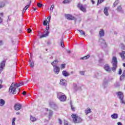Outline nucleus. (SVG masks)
<instances>
[{
	"label": "nucleus",
	"instance_id": "16",
	"mask_svg": "<svg viewBox=\"0 0 125 125\" xmlns=\"http://www.w3.org/2000/svg\"><path fill=\"white\" fill-rule=\"evenodd\" d=\"M62 75H63L64 77H69V76H70V74L66 70L62 71Z\"/></svg>",
	"mask_w": 125,
	"mask_h": 125
},
{
	"label": "nucleus",
	"instance_id": "46",
	"mask_svg": "<svg viewBox=\"0 0 125 125\" xmlns=\"http://www.w3.org/2000/svg\"><path fill=\"white\" fill-rule=\"evenodd\" d=\"M65 64H61V67H62V69H64L65 68Z\"/></svg>",
	"mask_w": 125,
	"mask_h": 125
},
{
	"label": "nucleus",
	"instance_id": "18",
	"mask_svg": "<svg viewBox=\"0 0 125 125\" xmlns=\"http://www.w3.org/2000/svg\"><path fill=\"white\" fill-rule=\"evenodd\" d=\"M108 7H105L104 9V13L106 16H109V12H108Z\"/></svg>",
	"mask_w": 125,
	"mask_h": 125
},
{
	"label": "nucleus",
	"instance_id": "44",
	"mask_svg": "<svg viewBox=\"0 0 125 125\" xmlns=\"http://www.w3.org/2000/svg\"><path fill=\"white\" fill-rule=\"evenodd\" d=\"M19 83L20 84V86H21V85H24V82H20Z\"/></svg>",
	"mask_w": 125,
	"mask_h": 125
},
{
	"label": "nucleus",
	"instance_id": "21",
	"mask_svg": "<svg viewBox=\"0 0 125 125\" xmlns=\"http://www.w3.org/2000/svg\"><path fill=\"white\" fill-rule=\"evenodd\" d=\"M59 62V61H58V60H55L51 62V65H52L53 67H54V66H57V64Z\"/></svg>",
	"mask_w": 125,
	"mask_h": 125
},
{
	"label": "nucleus",
	"instance_id": "5",
	"mask_svg": "<svg viewBox=\"0 0 125 125\" xmlns=\"http://www.w3.org/2000/svg\"><path fill=\"white\" fill-rule=\"evenodd\" d=\"M57 98L62 102H64V101H66V100H67V98H66V96L65 95L62 94V93H58Z\"/></svg>",
	"mask_w": 125,
	"mask_h": 125
},
{
	"label": "nucleus",
	"instance_id": "40",
	"mask_svg": "<svg viewBox=\"0 0 125 125\" xmlns=\"http://www.w3.org/2000/svg\"><path fill=\"white\" fill-rule=\"evenodd\" d=\"M61 45L62 47H65V45H64V42H63V41H62V40L61 41Z\"/></svg>",
	"mask_w": 125,
	"mask_h": 125
},
{
	"label": "nucleus",
	"instance_id": "32",
	"mask_svg": "<svg viewBox=\"0 0 125 125\" xmlns=\"http://www.w3.org/2000/svg\"><path fill=\"white\" fill-rule=\"evenodd\" d=\"M71 1V0H64L63 1L62 3L64 4L69 3Z\"/></svg>",
	"mask_w": 125,
	"mask_h": 125
},
{
	"label": "nucleus",
	"instance_id": "57",
	"mask_svg": "<svg viewBox=\"0 0 125 125\" xmlns=\"http://www.w3.org/2000/svg\"><path fill=\"white\" fill-rule=\"evenodd\" d=\"M26 10L25 9H23V11H22V13H25V12H26Z\"/></svg>",
	"mask_w": 125,
	"mask_h": 125
},
{
	"label": "nucleus",
	"instance_id": "1",
	"mask_svg": "<svg viewBox=\"0 0 125 125\" xmlns=\"http://www.w3.org/2000/svg\"><path fill=\"white\" fill-rule=\"evenodd\" d=\"M19 86H20L19 83H12L9 87V92L12 93V94H16V88Z\"/></svg>",
	"mask_w": 125,
	"mask_h": 125
},
{
	"label": "nucleus",
	"instance_id": "25",
	"mask_svg": "<svg viewBox=\"0 0 125 125\" xmlns=\"http://www.w3.org/2000/svg\"><path fill=\"white\" fill-rule=\"evenodd\" d=\"M65 82H66L65 80L62 79L61 80L60 83V84H61V85H65L66 84V83H65Z\"/></svg>",
	"mask_w": 125,
	"mask_h": 125
},
{
	"label": "nucleus",
	"instance_id": "50",
	"mask_svg": "<svg viewBox=\"0 0 125 125\" xmlns=\"http://www.w3.org/2000/svg\"><path fill=\"white\" fill-rule=\"evenodd\" d=\"M27 32L28 33H31V32H32V29H31L30 28H28L27 29Z\"/></svg>",
	"mask_w": 125,
	"mask_h": 125
},
{
	"label": "nucleus",
	"instance_id": "23",
	"mask_svg": "<svg viewBox=\"0 0 125 125\" xmlns=\"http://www.w3.org/2000/svg\"><path fill=\"white\" fill-rule=\"evenodd\" d=\"M48 35H49V33H47V32L45 33L44 34H42L41 36H40V39H42V38H46V37L48 36Z\"/></svg>",
	"mask_w": 125,
	"mask_h": 125
},
{
	"label": "nucleus",
	"instance_id": "61",
	"mask_svg": "<svg viewBox=\"0 0 125 125\" xmlns=\"http://www.w3.org/2000/svg\"><path fill=\"white\" fill-rule=\"evenodd\" d=\"M16 115H20V112H17Z\"/></svg>",
	"mask_w": 125,
	"mask_h": 125
},
{
	"label": "nucleus",
	"instance_id": "64",
	"mask_svg": "<svg viewBox=\"0 0 125 125\" xmlns=\"http://www.w3.org/2000/svg\"><path fill=\"white\" fill-rule=\"evenodd\" d=\"M123 66L125 67V63H123Z\"/></svg>",
	"mask_w": 125,
	"mask_h": 125
},
{
	"label": "nucleus",
	"instance_id": "33",
	"mask_svg": "<svg viewBox=\"0 0 125 125\" xmlns=\"http://www.w3.org/2000/svg\"><path fill=\"white\" fill-rule=\"evenodd\" d=\"M104 0H98L97 5L98 6L99 5V4L102 3V2H103V1H104Z\"/></svg>",
	"mask_w": 125,
	"mask_h": 125
},
{
	"label": "nucleus",
	"instance_id": "54",
	"mask_svg": "<svg viewBox=\"0 0 125 125\" xmlns=\"http://www.w3.org/2000/svg\"><path fill=\"white\" fill-rule=\"evenodd\" d=\"M117 125H123V124H122L121 122H118V123H117Z\"/></svg>",
	"mask_w": 125,
	"mask_h": 125
},
{
	"label": "nucleus",
	"instance_id": "29",
	"mask_svg": "<svg viewBox=\"0 0 125 125\" xmlns=\"http://www.w3.org/2000/svg\"><path fill=\"white\" fill-rule=\"evenodd\" d=\"M4 5H5V3H4V2H0V8L4 7Z\"/></svg>",
	"mask_w": 125,
	"mask_h": 125
},
{
	"label": "nucleus",
	"instance_id": "30",
	"mask_svg": "<svg viewBox=\"0 0 125 125\" xmlns=\"http://www.w3.org/2000/svg\"><path fill=\"white\" fill-rule=\"evenodd\" d=\"M53 114V112L51 110H49V118H51L52 117V115Z\"/></svg>",
	"mask_w": 125,
	"mask_h": 125
},
{
	"label": "nucleus",
	"instance_id": "3",
	"mask_svg": "<svg viewBox=\"0 0 125 125\" xmlns=\"http://www.w3.org/2000/svg\"><path fill=\"white\" fill-rule=\"evenodd\" d=\"M71 117H72L73 122L75 124H79L83 122V119H82V118L78 116V115H77L76 114H72Z\"/></svg>",
	"mask_w": 125,
	"mask_h": 125
},
{
	"label": "nucleus",
	"instance_id": "55",
	"mask_svg": "<svg viewBox=\"0 0 125 125\" xmlns=\"http://www.w3.org/2000/svg\"><path fill=\"white\" fill-rule=\"evenodd\" d=\"M122 76L125 77V70L124 71V72H123V73L122 74Z\"/></svg>",
	"mask_w": 125,
	"mask_h": 125
},
{
	"label": "nucleus",
	"instance_id": "36",
	"mask_svg": "<svg viewBox=\"0 0 125 125\" xmlns=\"http://www.w3.org/2000/svg\"><path fill=\"white\" fill-rule=\"evenodd\" d=\"M70 106L71 107V109L72 111H75V107H73V105L72 104V102H70Z\"/></svg>",
	"mask_w": 125,
	"mask_h": 125
},
{
	"label": "nucleus",
	"instance_id": "42",
	"mask_svg": "<svg viewBox=\"0 0 125 125\" xmlns=\"http://www.w3.org/2000/svg\"><path fill=\"white\" fill-rule=\"evenodd\" d=\"M80 74H81L82 76H84V71H80Z\"/></svg>",
	"mask_w": 125,
	"mask_h": 125
},
{
	"label": "nucleus",
	"instance_id": "22",
	"mask_svg": "<svg viewBox=\"0 0 125 125\" xmlns=\"http://www.w3.org/2000/svg\"><path fill=\"white\" fill-rule=\"evenodd\" d=\"M5 104V101L4 100L1 99H0V106L2 107Z\"/></svg>",
	"mask_w": 125,
	"mask_h": 125
},
{
	"label": "nucleus",
	"instance_id": "59",
	"mask_svg": "<svg viewBox=\"0 0 125 125\" xmlns=\"http://www.w3.org/2000/svg\"><path fill=\"white\" fill-rule=\"evenodd\" d=\"M115 86H117V87L120 86V84H119V83H117L116 84V85H115Z\"/></svg>",
	"mask_w": 125,
	"mask_h": 125
},
{
	"label": "nucleus",
	"instance_id": "24",
	"mask_svg": "<svg viewBox=\"0 0 125 125\" xmlns=\"http://www.w3.org/2000/svg\"><path fill=\"white\" fill-rule=\"evenodd\" d=\"M78 31L80 33V35L81 36H84V37H85V33L81 29L78 30Z\"/></svg>",
	"mask_w": 125,
	"mask_h": 125
},
{
	"label": "nucleus",
	"instance_id": "51",
	"mask_svg": "<svg viewBox=\"0 0 125 125\" xmlns=\"http://www.w3.org/2000/svg\"><path fill=\"white\" fill-rule=\"evenodd\" d=\"M73 86L75 89H77V84H74Z\"/></svg>",
	"mask_w": 125,
	"mask_h": 125
},
{
	"label": "nucleus",
	"instance_id": "7",
	"mask_svg": "<svg viewBox=\"0 0 125 125\" xmlns=\"http://www.w3.org/2000/svg\"><path fill=\"white\" fill-rule=\"evenodd\" d=\"M53 67V72L56 75H58L59 72H60V68L58 66H54Z\"/></svg>",
	"mask_w": 125,
	"mask_h": 125
},
{
	"label": "nucleus",
	"instance_id": "47",
	"mask_svg": "<svg viewBox=\"0 0 125 125\" xmlns=\"http://www.w3.org/2000/svg\"><path fill=\"white\" fill-rule=\"evenodd\" d=\"M122 69L120 68L119 72V75H122Z\"/></svg>",
	"mask_w": 125,
	"mask_h": 125
},
{
	"label": "nucleus",
	"instance_id": "62",
	"mask_svg": "<svg viewBox=\"0 0 125 125\" xmlns=\"http://www.w3.org/2000/svg\"><path fill=\"white\" fill-rule=\"evenodd\" d=\"M33 10L36 11V10H37V8H33Z\"/></svg>",
	"mask_w": 125,
	"mask_h": 125
},
{
	"label": "nucleus",
	"instance_id": "4",
	"mask_svg": "<svg viewBox=\"0 0 125 125\" xmlns=\"http://www.w3.org/2000/svg\"><path fill=\"white\" fill-rule=\"evenodd\" d=\"M117 94L118 98L120 99V102L121 104L125 105V99H124V94H123V92H118L117 93Z\"/></svg>",
	"mask_w": 125,
	"mask_h": 125
},
{
	"label": "nucleus",
	"instance_id": "41",
	"mask_svg": "<svg viewBox=\"0 0 125 125\" xmlns=\"http://www.w3.org/2000/svg\"><path fill=\"white\" fill-rule=\"evenodd\" d=\"M42 4L41 3H37V6L38 7H42Z\"/></svg>",
	"mask_w": 125,
	"mask_h": 125
},
{
	"label": "nucleus",
	"instance_id": "58",
	"mask_svg": "<svg viewBox=\"0 0 125 125\" xmlns=\"http://www.w3.org/2000/svg\"><path fill=\"white\" fill-rule=\"evenodd\" d=\"M91 1L93 4H94V3H95V2H94V1L93 0H91Z\"/></svg>",
	"mask_w": 125,
	"mask_h": 125
},
{
	"label": "nucleus",
	"instance_id": "6",
	"mask_svg": "<svg viewBox=\"0 0 125 125\" xmlns=\"http://www.w3.org/2000/svg\"><path fill=\"white\" fill-rule=\"evenodd\" d=\"M99 42L100 45L103 46V47H106L107 45V43H106V41H105V40L103 39H100Z\"/></svg>",
	"mask_w": 125,
	"mask_h": 125
},
{
	"label": "nucleus",
	"instance_id": "26",
	"mask_svg": "<svg viewBox=\"0 0 125 125\" xmlns=\"http://www.w3.org/2000/svg\"><path fill=\"white\" fill-rule=\"evenodd\" d=\"M119 2H120V1H119V0H116L113 3V7H116L119 4Z\"/></svg>",
	"mask_w": 125,
	"mask_h": 125
},
{
	"label": "nucleus",
	"instance_id": "31",
	"mask_svg": "<svg viewBox=\"0 0 125 125\" xmlns=\"http://www.w3.org/2000/svg\"><path fill=\"white\" fill-rule=\"evenodd\" d=\"M48 30H49V25H48L46 27V30L44 31V33H47L49 34V32L48 31Z\"/></svg>",
	"mask_w": 125,
	"mask_h": 125
},
{
	"label": "nucleus",
	"instance_id": "35",
	"mask_svg": "<svg viewBox=\"0 0 125 125\" xmlns=\"http://www.w3.org/2000/svg\"><path fill=\"white\" fill-rule=\"evenodd\" d=\"M51 19V17H49L47 18V19H48V21H46L47 24H48L49 25V22H50V19Z\"/></svg>",
	"mask_w": 125,
	"mask_h": 125
},
{
	"label": "nucleus",
	"instance_id": "37",
	"mask_svg": "<svg viewBox=\"0 0 125 125\" xmlns=\"http://www.w3.org/2000/svg\"><path fill=\"white\" fill-rule=\"evenodd\" d=\"M16 120V118H14L12 120V125H15V120Z\"/></svg>",
	"mask_w": 125,
	"mask_h": 125
},
{
	"label": "nucleus",
	"instance_id": "60",
	"mask_svg": "<svg viewBox=\"0 0 125 125\" xmlns=\"http://www.w3.org/2000/svg\"><path fill=\"white\" fill-rule=\"evenodd\" d=\"M0 15L1 16H3V13H0Z\"/></svg>",
	"mask_w": 125,
	"mask_h": 125
},
{
	"label": "nucleus",
	"instance_id": "10",
	"mask_svg": "<svg viewBox=\"0 0 125 125\" xmlns=\"http://www.w3.org/2000/svg\"><path fill=\"white\" fill-rule=\"evenodd\" d=\"M21 108H22V104H16L14 105V109L16 111H19V110H21Z\"/></svg>",
	"mask_w": 125,
	"mask_h": 125
},
{
	"label": "nucleus",
	"instance_id": "48",
	"mask_svg": "<svg viewBox=\"0 0 125 125\" xmlns=\"http://www.w3.org/2000/svg\"><path fill=\"white\" fill-rule=\"evenodd\" d=\"M53 8H54V5H52L50 8V10H53Z\"/></svg>",
	"mask_w": 125,
	"mask_h": 125
},
{
	"label": "nucleus",
	"instance_id": "39",
	"mask_svg": "<svg viewBox=\"0 0 125 125\" xmlns=\"http://www.w3.org/2000/svg\"><path fill=\"white\" fill-rule=\"evenodd\" d=\"M43 26H47V22H46V20L43 21Z\"/></svg>",
	"mask_w": 125,
	"mask_h": 125
},
{
	"label": "nucleus",
	"instance_id": "52",
	"mask_svg": "<svg viewBox=\"0 0 125 125\" xmlns=\"http://www.w3.org/2000/svg\"><path fill=\"white\" fill-rule=\"evenodd\" d=\"M22 94H23V95H26V91H23V92H22Z\"/></svg>",
	"mask_w": 125,
	"mask_h": 125
},
{
	"label": "nucleus",
	"instance_id": "53",
	"mask_svg": "<svg viewBox=\"0 0 125 125\" xmlns=\"http://www.w3.org/2000/svg\"><path fill=\"white\" fill-rule=\"evenodd\" d=\"M1 23H2V19H1V18L0 17V24Z\"/></svg>",
	"mask_w": 125,
	"mask_h": 125
},
{
	"label": "nucleus",
	"instance_id": "8",
	"mask_svg": "<svg viewBox=\"0 0 125 125\" xmlns=\"http://www.w3.org/2000/svg\"><path fill=\"white\" fill-rule=\"evenodd\" d=\"M6 61L5 60H4L2 61L0 63V72H2L3 70V68L5 67V63Z\"/></svg>",
	"mask_w": 125,
	"mask_h": 125
},
{
	"label": "nucleus",
	"instance_id": "38",
	"mask_svg": "<svg viewBox=\"0 0 125 125\" xmlns=\"http://www.w3.org/2000/svg\"><path fill=\"white\" fill-rule=\"evenodd\" d=\"M31 68H34V65H35V63L34 62H31L30 63Z\"/></svg>",
	"mask_w": 125,
	"mask_h": 125
},
{
	"label": "nucleus",
	"instance_id": "11",
	"mask_svg": "<svg viewBox=\"0 0 125 125\" xmlns=\"http://www.w3.org/2000/svg\"><path fill=\"white\" fill-rule=\"evenodd\" d=\"M65 18H66V19H67V20H74L75 19V17H73V16H72V15L67 14H65Z\"/></svg>",
	"mask_w": 125,
	"mask_h": 125
},
{
	"label": "nucleus",
	"instance_id": "9",
	"mask_svg": "<svg viewBox=\"0 0 125 125\" xmlns=\"http://www.w3.org/2000/svg\"><path fill=\"white\" fill-rule=\"evenodd\" d=\"M78 7L81 11H83V12H86V8L83 6L82 4H78Z\"/></svg>",
	"mask_w": 125,
	"mask_h": 125
},
{
	"label": "nucleus",
	"instance_id": "13",
	"mask_svg": "<svg viewBox=\"0 0 125 125\" xmlns=\"http://www.w3.org/2000/svg\"><path fill=\"white\" fill-rule=\"evenodd\" d=\"M116 10L117 12H120V13H124V9L122 7V5L118 6L117 8H116Z\"/></svg>",
	"mask_w": 125,
	"mask_h": 125
},
{
	"label": "nucleus",
	"instance_id": "12",
	"mask_svg": "<svg viewBox=\"0 0 125 125\" xmlns=\"http://www.w3.org/2000/svg\"><path fill=\"white\" fill-rule=\"evenodd\" d=\"M109 81H108L107 80L104 79V82L103 83V88H107L108 87V83Z\"/></svg>",
	"mask_w": 125,
	"mask_h": 125
},
{
	"label": "nucleus",
	"instance_id": "49",
	"mask_svg": "<svg viewBox=\"0 0 125 125\" xmlns=\"http://www.w3.org/2000/svg\"><path fill=\"white\" fill-rule=\"evenodd\" d=\"M59 123L60 125H62V120H61L60 119H59Z\"/></svg>",
	"mask_w": 125,
	"mask_h": 125
},
{
	"label": "nucleus",
	"instance_id": "28",
	"mask_svg": "<svg viewBox=\"0 0 125 125\" xmlns=\"http://www.w3.org/2000/svg\"><path fill=\"white\" fill-rule=\"evenodd\" d=\"M90 57V56H89V55H88L86 56L81 58V60H85L86 59H88V58Z\"/></svg>",
	"mask_w": 125,
	"mask_h": 125
},
{
	"label": "nucleus",
	"instance_id": "63",
	"mask_svg": "<svg viewBox=\"0 0 125 125\" xmlns=\"http://www.w3.org/2000/svg\"><path fill=\"white\" fill-rule=\"evenodd\" d=\"M70 74H71V75H73V74H74V71H71L70 72Z\"/></svg>",
	"mask_w": 125,
	"mask_h": 125
},
{
	"label": "nucleus",
	"instance_id": "2",
	"mask_svg": "<svg viewBox=\"0 0 125 125\" xmlns=\"http://www.w3.org/2000/svg\"><path fill=\"white\" fill-rule=\"evenodd\" d=\"M111 63L112 64L111 70H112L113 72H116V70L118 68V60H117V57H113Z\"/></svg>",
	"mask_w": 125,
	"mask_h": 125
},
{
	"label": "nucleus",
	"instance_id": "14",
	"mask_svg": "<svg viewBox=\"0 0 125 125\" xmlns=\"http://www.w3.org/2000/svg\"><path fill=\"white\" fill-rule=\"evenodd\" d=\"M104 69L106 72H108V73L111 71V68H110V66L108 64H105L104 66Z\"/></svg>",
	"mask_w": 125,
	"mask_h": 125
},
{
	"label": "nucleus",
	"instance_id": "19",
	"mask_svg": "<svg viewBox=\"0 0 125 125\" xmlns=\"http://www.w3.org/2000/svg\"><path fill=\"white\" fill-rule=\"evenodd\" d=\"M111 118L114 119H118L119 115L117 113H114L111 115Z\"/></svg>",
	"mask_w": 125,
	"mask_h": 125
},
{
	"label": "nucleus",
	"instance_id": "27",
	"mask_svg": "<svg viewBox=\"0 0 125 125\" xmlns=\"http://www.w3.org/2000/svg\"><path fill=\"white\" fill-rule=\"evenodd\" d=\"M30 120L31 121V122H36V121H37V119L36 118V117H33V116H30Z\"/></svg>",
	"mask_w": 125,
	"mask_h": 125
},
{
	"label": "nucleus",
	"instance_id": "34",
	"mask_svg": "<svg viewBox=\"0 0 125 125\" xmlns=\"http://www.w3.org/2000/svg\"><path fill=\"white\" fill-rule=\"evenodd\" d=\"M30 5H31V2L29 3V4H28L24 7V9H25V10H27V9H28V8H29V7H30Z\"/></svg>",
	"mask_w": 125,
	"mask_h": 125
},
{
	"label": "nucleus",
	"instance_id": "17",
	"mask_svg": "<svg viewBox=\"0 0 125 125\" xmlns=\"http://www.w3.org/2000/svg\"><path fill=\"white\" fill-rule=\"evenodd\" d=\"M99 35L100 37L102 38L103 37H104L105 35V32H104V30L103 29H101L99 32Z\"/></svg>",
	"mask_w": 125,
	"mask_h": 125
},
{
	"label": "nucleus",
	"instance_id": "45",
	"mask_svg": "<svg viewBox=\"0 0 125 125\" xmlns=\"http://www.w3.org/2000/svg\"><path fill=\"white\" fill-rule=\"evenodd\" d=\"M124 79H125V76H124L123 75H122L120 77V81H123V80H124Z\"/></svg>",
	"mask_w": 125,
	"mask_h": 125
},
{
	"label": "nucleus",
	"instance_id": "43",
	"mask_svg": "<svg viewBox=\"0 0 125 125\" xmlns=\"http://www.w3.org/2000/svg\"><path fill=\"white\" fill-rule=\"evenodd\" d=\"M3 45V42L2 40H0V46Z\"/></svg>",
	"mask_w": 125,
	"mask_h": 125
},
{
	"label": "nucleus",
	"instance_id": "20",
	"mask_svg": "<svg viewBox=\"0 0 125 125\" xmlns=\"http://www.w3.org/2000/svg\"><path fill=\"white\" fill-rule=\"evenodd\" d=\"M84 112L85 113V115H88V114L91 113V109H90V108L88 107L86 109L84 110Z\"/></svg>",
	"mask_w": 125,
	"mask_h": 125
},
{
	"label": "nucleus",
	"instance_id": "56",
	"mask_svg": "<svg viewBox=\"0 0 125 125\" xmlns=\"http://www.w3.org/2000/svg\"><path fill=\"white\" fill-rule=\"evenodd\" d=\"M47 44H48V45H49V44H51V42H47Z\"/></svg>",
	"mask_w": 125,
	"mask_h": 125
},
{
	"label": "nucleus",
	"instance_id": "15",
	"mask_svg": "<svg viewBox=\"0 0 125 125\" xmlns=\"http://www.w3.org/2000/svg\"><path fill=\"white\" fill-rule=\"evenodd\" d=\"M120 56L122 58V60L123 61H125V51H123L121 53H120Z\"/></svg>",
	"mask_w": 125,
	"mask_h": 125
}]
</instances>
